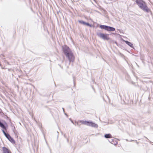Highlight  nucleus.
<instances>
[{"label": "nucleus", "instance_id": "obj_12", "mask_svg": "<svg viewBox=\"0 0 153 153\" xmlns=\"http://www.w3.org/2000/svg\"><path fill=\"white\" fill-rule=\"evenodd\" d=\"M0 127L2 128L5 129L6 128L4 125L0 122Z\"/></svg>", "mask_w": 153, "mask_h": 153}, {"label": "nucleus", "instance_id": "obj_3", "mask_svg": "<svg viewBox=\"0 0 153 153\" xmlns=\"http://www.w3.org/2000/svg\"><path fill=\"white\" fill-rule=\"evenodd\" d=\"M97 35L100 37L104 40H108L110 39L108 34L99 33H97Z\"/></svg>", "mask_w": 153, "mask_h": 153}, {"label": "nucleus", "instance_id": "obj_1", "mask_svg": "<svg viewBox=\"0 0 153 153\" xmlns=\"http://www.w3.org/2000/svg\"><path fill=\"white\" fill-rule=\"evenodd\" d=\"M63 51L70 62H73L75 60V57L71 49L66 45L63 47Z\"/></svg>", "mask_w": 153, "mask_h": 153}, {"label": "nucleus", "instance_id": "obj_6", "mask_svg": "<svg viewBox=\"0 0 153 153\" xmlns=\"http://www.w3.org/2000/svg\"><path fill=\"white\" fill-rule=\"evenodd\" d=\"M88 126H91L92 127L97 128L98 127L97 124L92 123V122H89V123H88Z\"/></svg>", "mask_w": 153, "mask_h": 153}, {"label": "nucleus", "instance_id": "obj_5", "mask_svg": "<svg viewBox=\"0 0 153 153\" xmlns=\"http://www.w3.org/2000/svg\"><path fill=\"white\" fill-rule=\"evenodd\" d=\"M2 149L3 153H12L6 147H3Z\"/></svg>", "mask_w": 153, "mask_h": 153}, {"label": "nucleus", "instance_id": "obj_10", "mask_svg": "<svg viewBox=\"0 0 153 153\" xmlns=\"http://www.w3.org/2000/svg\"><path fill=\"white\" fill-rule=\"evenodd\" d=\"M8 140L12 143H13V144L15 143H16L15 141L11 137Z\"/></svg>", "mask_w": 153, "mask_h": 153}, {"label": "nucleus", "instance_id": "obj_13", "mask_svg": "<svg viewBox=\"0 0 153 153\" xmlns=\"http://www.w3.org/2000/svg\"><path fill=\"white\" fill-rule=\"evenodd\" d=\"M5 136L8 139L11 137L9 134H7Z\"/></svg>", "mask_w": 153, "mask_h": 153}, {"label": "nucleus", "instance_id": "obj_7", "mask_svg": "<svg viewBox=\"0 0 153 153\" xmlns=\"http://www.w3.org/2000/svg\"><path fill=\"white\" fill-rule=\"evenodd\" d=\"M79 22L80 23L83 24L84 25H86L88 26H89L90 27H91V25L88 23H86L85 22L82 21H79Z\"/></svg>", "mask_w": 153, "mask_h": 153}, {"label": "nucleus", "instance_id": "obj_11", "mask_svg": "<svg viewBox=\"0 0 153 153\" xmlns=\"http://www.w3.org/2000/svg\"><path fill=\"white\" fill-rule=\"evenodd\" d=\"M125 42L126 43V44H127V45H128L130 47H133V45L131 43L128 41H126Z\"/></svg>", "mask_w": 153, "mask_h": 153}, {"label": "nucleus", "instance_id": "obj_14", "mask_svg": "<svg viewBox=\"0 0 153 153\" xmlns=\"http://www.w3.org/2000/svg\"><path fill=\"white\" fill-rule=\"evenodd\" d=\"M2 131L4 134V135L5 136L7 134L5 132V131L4 130H2Z\"/></svg>", "mask_w": 153, "mask_h": 153}, {"label": "nucleus", "instance_id": "obj_9", "mask_svg": "<svg viewBox=\"0 0 153 153\" xmlns=\"http://www.w3.org/2000/svg\"><path fill=\"white\" fill-rule=\"evenodd\" d=\"M104 137L106 138H111L112 137L111 134H105Z\"/></svg>", "mask_w": 153, "mask_h": 153}, {"label": "nucleus", "instance_id": "obj_2", "mask_svg": "<svg viewBox=\"0 0 153 153\" xmlns=\"http://www.w3.org/2000/svg\"><path fill=\"white\" fill-rule=\"evenodd\" d=\"M135 2L139 7L144 11L148 13L150 12L146 2L143 0H136Z\"/></svg>", "mask_w": 153, "mask_h": 153}, {"label": "nucleus", "instance_id": "obj_8", "mask_svg": "<svg viewBox=\"0 0 153 153\" xmlns=\"http://www.w3.org/2000/svg\"><path fill=\"white\" fill-rule=\"evenodd\" d=\"M80 123L83 124H84L85 125H86L87 126H88V123H89V122L88 121H84L83 120H81L80 121Z\"/></svg>", "mask_w": 153, "mask_h": 153}, {"label": "nucleus", "instance_id": "obj_4", "mask_svg": "<svg viewBox=\"0 0 153 153\" xmlns=\"http://www.w3.org/2000/svg\"><path fill=\"white\" fill-rule=\"evenodd\" d=\"M100 27L101 29H105L108 31H114L115 30L114 27L104 25H101Z\"/></svg>", "mask_w": 153, "mask_h": 153}]
</instances>
